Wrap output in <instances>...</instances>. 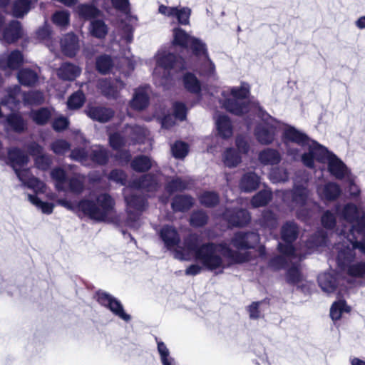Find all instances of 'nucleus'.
I'll return each instance as SVG.
<instances>
[{"label":"nucleus","mask_w":365,"mask_h":365,"mask_svg":"<svg viewBox=\"0 0 365 365\" xmlns=\"http://www.w3.org/2000/svg\"><path fill=\"white\" fill-rule=\"evenodd\" d=\"M81 73V69L71 63H63L57 70V75L59 78L63 81H73Z\"/></svg>","instance_id":"32"},{"label":"nucleus","mask_w":365,"mask_h":365,"mask_svg":"<svg viewBox=\"0 0 365 365\" xmlns=\"http://www.w3.org/2000/svg\"><path fill=\"white\" fill-rule=\"evenodd\" d=\"M155 67L153 79L158 86L167 88L171 83V71H178L187 68V63L181 58L166 50L159 51L155 56Z\"/></svg>","instance_id":"8"},{"label":"nucleus","mask_w":365,"mask_h":365,"mask_svg":"<svg viewBox=\"0 0 365 365\" xmlns=\"http://www.w3.org/2000/svg\"><path fill=\"white\" fill-rule=\"evenodd\" d=\"M272 193L269 190H263L254 195L251 200L252 207L257 208L265 206L271 200Z\"/></svg>","instance_id":"45"},{"label":"nucleus","mask_w":365,"mask_h":365,"mask_svg":"<svg viewBox=\"0 0 365 365\" xmlns=\"http://www.w3.org/2000/svg\"><path fill=\"white\" fill-rule=\"evenodd\" d=\"M36 167L41 170H48L52 163V157L48 154L40 155L34 158Z\"/></svg>","instance_id":"62"},{"label":"nucleus","mask_w":365,"mask_h":365,"mask_svg":"<svg viewBox=\"0 0 365 365\" xmlns=\"http://www.w3.org/2000/svg\"><path fill=\"white\" fill-rule=\"evenodd\" d=\"M70 148V143L63 139L56 140L51 145V150L56 155H64Z\"/></svg>","instance_id":"61"},{"label":"nucleus","mask_w":365,"mask_h":365,"mask_svg":"<svg viewBox=\"0 0 365 365\" xmlns=\"http://www.w3.org/2000/svg\"><path fill=\"white\" fill-rule=\"evenodd\" d=\"M31 0H15L12 6V14L16 17H22L31 9Z\"/></svg>","instance_id":"52"},{"label":"nucleus","mask_w":365,"mask_h":365,"mask_svg":"<svg viewBox=\"0 0 365 365\" xmlns=\"http://www.w3.org/2000/svg\"><path fill=\"white\" fill-rule=\"evenodd\" d=\"M282 140L286 148V154L294 161L301 160L302 155L304 153H309L314 144H319L302 131L289 125H285L283 128Z\"/></svg>","instance_id":"9"},{"label":"nucleus","mask_w":365,"mask_h":365,"mask_svg":"<svg viewBox=\"0 0 365 365\" xmlns=\"http://www.w3.org/2000/svg\"><path fill=\"white\" fill-rule=\"evenodd\" d=\"M91 158L93 163L104 165L108 160V153L105 148L95 145L91 148Z\"/></svg>","instance_id":"46"},{"label":"nucleus","mask_w":365,"mask_h":365,"mask_svg":"<svg viewBox=\"0 0 365 365\" xmlns=\"http://www.w3.org/2000/svg\"><path fill=\"white\" fill-rule=\"evenodd\" d=\"M303 165L309 168H315V162L326 164L329 174L337 180L351 178V171L334 153L321 144H314L309 153H304L301 158Z\"/></svg>","instance_id":"6"},{"label":"nucleus","mask_w":365,"mask_h":365,"mask_svg":"<svg viewBox=\"0 0 365 365\" xmlns=\"http://www.w3.org/2000/svg\"><path fill=\"white\" fill-rule=\"evenodd\" d=\"M86 113L93 120L106 123L113 116L114 111L111 108L106 107L92 106L87 109Z\"/></svg>","instance_id":"29"},{"label":"nucleus","mask_w":365,"mask_h":365,"mask_svg":"<svg viewBox=\"0 0 365 365\" xmlns=\"http://www.w3.org/2000/svg\"><path fill=\"white\" fill-rule=\"evenodd\" d=\"M222 160L228 168H235L241 162V157L233 148H227L223 153Z\"/></svg>","instance_id":"50"},{"label":"nucleus","mask_w":365,"mask_h":365,"mask_svg":"<svg viewBox=\"0 0 365 365\" xmlns=\"http://www.w3.org/2000/svg\"><path fill=\"white\" fill-rule=\"evenodd\" d=\"M336 212L342 224L335 233L338 242L332 252L336 254V262L349 275L365 279V262H353L356 258L355 250L365 255V205L357 207L353 203H348L341 209L337 205Z\"/></svg>","instance_id":"2"},{"label":"nucleus","mask_w":365,"mask_h":365,"mask_svg":"<svg viewBox=\"0 0 365 365\" xmlns=\"http://www.w3.org/2000/svg\"><path fill=\"white\" fill-rule=\"evenodd\" d=\"M328 242L329 240L324 232L320 231L307 241L306 252L295 253L294 255L289 254V255H282V256L275 257L270 261V266L275 269H279L285 267L289 261L292 265L287 269V281L289 284L297 285V288H300L303 292H309L312 284L307 281L304 282L299 270V262L306 255L312 253L315 248L327 246Z\"/></svg>","instance_id":"5"},{"label":"nucleus","mask_w":365,"mask_h":365,"mask_svg":"<svg viewBox=\"0 0 365 365\" xmlns=\"http://www.w3.org/2000/svg\"><path fill=\"white\" fill-rule=\"evenodd\" d=\"M51 110L47 108H41L37 110H32L29 116L32 120L39 125H45L51 117Z\"/></svg>","instance_id":"42"},{"label":"nucleus","mask_w":365,"mask_h":365,"mask_svg":"<svg viewBox=\"0 0 365 365\" xmlns=\"http://www.w3.org/2000/svg\"><path fill=\"white\" fill-rule=\"evenodd\" d=\"M23 102L24 105L37 106L44 102L43 93L39 91H31L24 93Z\"/></svg>","instance_id":"48"},{"label":"nucleus","mask_w":365,"mask_h":365,"mask_svg":"<svg viewBox=\"0 0 365 365\" xmlns=\"http://www.w3.org/2000/svg\"><path fill=\"white\" fill-rule=\"evenodd\" d=\"M52 21L57 26L65 28L69 24L70 13L68 11H58L53 14Z\"/></svg>","instance_id":"55"},{"label":"nucleus","mask_w":365,"mask_h":365,"mask_svg":"<svg viewBox=\"0 0 365 365\" xmlns=\"http://www.w3.org/2000/svg\"><path fill=\"white\" fill-rule=\"evenodd\" d=\"M173 155L176 158H184L188 153V145L181 141L176 142L172 147Z\"/></svg>","instance_id":"63"},{"label":"nucleus","mask_w":365,"mask_h":365,"mask_svg":"<svg viewBox=\"0 0 365 365\" xmlns=\"http://www.w3.org/2000/svg\"><path fill=\"white\" fill-rule=\"evenodd\" d=\"M61 46L63 53L69 57L73 56L78 49V37L73 34H68L61 40Z\"/></svg>","instance_id":"33"},{"label":"nucleus","mask_w":365,"mask_h":365,"mask_svg":"<svg viewBox=\"0 0 365 365\" xmlns=\"http://www.w3.org/2000/svg\"><path fill=\"white\" fill-rule=\"evenodd\" d=\"M148 135V130L139 125H128L121 132L110 135V146L115 150L122 146L143 143Z\"/></svg>","instance_id":"10"},{"label":"nucleus","mask_w":365,"mask_h":365,"mask_svg":"<svg viewBox=\"0 0 365 365\" xmlns=\"http://www.w3.org/2000/svg\"><path fill=\"white\" fill-rule=\"evenodd\" d=\"M125 84L120 79L101 78L98 81L97 87L108 99L117 100L120 97V91Z\"/></svg>","instance_id":"14"},{"label":"nucleus","mask_w":365,"mask_h":365,"mask_svg":"<svg viewBox=\"0 0 365 365\" xmlns=\"http://www.w3.org/2000/svg\"><path fill=\"white\" fill-rule=\"evenodd\" d=\"M216 128L218 135L227 139L232 135V125L230 119L226 115L218 114L215 116Z\"/></svg>","instance_id":"30"},{"label":"nucleus","mask_w":365,"mask_h":365,"mask_svg":"<svg viewBox=\"0 0 365 365\" xmlns=\"http://www.w3.org/2000/svg\"><path fill=\"white\" fill-rule=\"evenodd\" d=\"M207 214L202 210H198L192 212L190 223L193 227H199L204 226L207 222Z\"/></svg>","instance_id":"58"},{"label":"nucleus","mask_w":365,"mask_h":365,"mask_svg":"<svg viewBox=\"0 0 365 365\" xmlns=\"http://www.w3.org/2000/svg\"><path fill=\"white\" fill-rule=\"evenodd\" d=\"M149 93L148 86H141L135 89L133 98L130 101V107L136 110L145 109L149 103Z\"/></svg>","instance_id":"25"},{"label":"nucleus","mask_w":365,"mask_h":365,"mask_svg":"<svg viewBox=\"0 0 365 365\" xmlns=\"http://www.w3.org/2000/svg\"><path fill=\"white\" fill-rule=\"evenodd\" d=\"M18 80L25 86H34L38 81V75L36 71L30 68H23L18 73Z\"/></svg>","instance_id":"38"},{"label":"nucleus","mask_w":365,"mask_h":365,"mask_svg":"<svg viewBox=\"0 0 365 365\" xmlns=\"http://www.w3.org/2000/svg\"><path fill=\"white\" fill-rule=\"evenodd\" d=\"M351 310L344 300H338L333 303L330 309V317L333 321L341 319L343 313H348Z\"/></svg>","instance_id":"44"},{"label":"nucleus","mask_w":365,"mask_h":365,"mask_svg":"<svg viewBox=\"0 0 365 365\" xmlns=\"http://www.w3.org/2000/svg\"><path fill=\"white\" fill-rule=\"evenodd\" d=\"M341 279L334 270L326 272L318 276V284L322 290L327 294L334 292L341 284Z\"/></svg>","instance_id":"18"},{"label":"nucleus","mask_w":365,"mask_h":365,"mask_svg":"<svg viewBox=\"0 0 365 365\" xmlns=\"http://www.w3.org/2000/svg\"><path fill=\"white\" fill-rule=\"evenodd\" d=\"M200 202L206 207H213L219 202L218 195L212 191H207L200 196Z\"/></svg>","instance_id":"57"},{"label":"nucleus","mask_w":365,"mask_h":365,"mask_svg":"<svg viewBox=\"0 0 365 365\" xmlns=\"http://www.w3.org/2000/svg\"><path fill=\"white\" fill-rule=\"evenodd\" d=\"M158 233L164 247L173 253L175 259L188 261L190 259L189 252H192L196 263L186 268L185 274L188 276H196L203 270L220 274L233 264L242 263L248 259L246 254L232 250L225 242H208L196 245L194 242L198 239L197 234L190 235L185 240V246H181L180 233L173 225H163Z\"/></svg>","instance_id":"1"},{"label":"nucleus","mask_w":365,"mask_h":365,"mask_svg":"<svg viewBox=\"0 0 365 365\" xmlns=\"http://www.w3.org/2000/svg\"><path fill=\"white\" fill-rule=\"evenodd\" d=\"M66 182H68L69 191L73 193L80 194L84 189V177L79 174H74Z\"/></svg>","instance_id":"51"},{"label":"nucleus","mask_w":365,"mask_h":365,"mask_svg":"<svg viewBox=\"0 0 365 365\" xmlns=\"http://www.w3.org/2000/svg\"><path fill=\"white\" fill-rule=\"evenodd\" d=\"M317 192L322 200L334 201L341 195V190L339 184L334 182H327L317 187Z\"/></svg>","instance_id":"22"},{"label":"nucleus","mask_w":365,"mask_h":365,"mask_svg":"<svg viewBox=\"0 0 365 365\" xmlns=\"http://www.w3.org/2000/svg\"><path fill=\"white\" fill-rule=\"evenodd\" d=\"M112 59L109 56L103 55L99 56L96 60L97 70L101 73H106L112 67Z\"/></svg>","instance_id":"60"},{"label":"nucleus","mask_w":365,"mask_h":365,"mask_svg":"<svg viewBox=\"0 0 365 365\" xmlns=\"http://www.w3.org/2000/svg\"><path fill=\"white\" fill-rule=\"evenodd\" d=\"M24 62L23 54L19 50L0 55V68L2 70L17 69Z\"/></svg>","instance_id":"21"},{"label":"nucleus","mask_w":365,"mask_h":365,"mask_svg":"<svg viewBox=\"0 0 365 365\" xmlns=\"http://www.w3.org/2000/svg\"><path fill=\"white\" fill-rule=\"evenodd\" d=\"M2 160L13 168H21L27 165L29 157L22 150L14 147L8 149L6 153V159Z\"/></svg>","instance_id":"23"},{"label":"nucleus","mask_w":365,"mask_h":365,"mask_svg":"<svg viewBox=\"0 0 365 365\" xmlns=\"http://www.w3.org/2000/svg\"><path fill=\"white\" fill-rule=\"evenodd\" d=\"M282 238L284 241V244L279 243L278 248L279 252L282 255H287L295 253H299L295 250L292 243L294 242L298 236L299 229L297 224L294 222L289 221L287 222L282 227Z\"/></svg>","instance_id":"12"},{"label":"nucleus","mask_w":365,"mask_h":365,"mask_svg":"<svg viewBox=\"0 0 365 365\" xmlns=\"http://www.w3.org/2000/svg\"><path fill=\"white\" fill-rule=\"evenodd\" d=\"M194 204V199L187 195H176L172 201L171 206L175 212H185L190 210Z\"/></svg>","instance_id":"37"},{"label":"nucleus","mask_w":365,"mask_h":365,"mask_svg":"<svg viewBox=\"0 0 365 365\" xmlns=\"http://www.w3.org/2000/svg\"><path fill=\"white\" fill-rule=\"evenodd\" d=\"M223 218L232 226H244L251 219L250 212L244 209L230 210L227 209L223 213Z\"/></svg>","instance_id":"20"},{"label":"nucleus","mask_w":365,"mask_h":365,"mask_svg":"<svg viewBox=\"0 0 365 365\" xmlns=\"http://www.w3.org/2000/svg\"><path fill=\"white\" fill-rule=\"evenodd\" d=\"M89 31L95 38L103 39L108 33V27L103 20L94 19L91 21Z\"/></svg>","instance_id":"40"},{"label":"nucleus","mask_w":365,"mask_h":365,"mask_svg":"<svg viewBox=\"0 0 365 365\" xmlns=\"http://www.w3.org/2000/svg\"><path fill=\"white\" fill-rule=\"evenodd\" d=\"M3 17L0 14V41L5 43H11L21 37L23 31L18 21H12L6 27L2 26Z\"/></svg>","instance_id":"15"},{"label":"nucleus","mask_w":365,"mask_h":365,"mask_svg":"<svg viewBox=\"0 0 365 365\" xmlns=\"http://www.w3.org/2000/svg\"><path fill=\"white\" fill-rule=\"evenodd\" d=\"M260 223L262 226L267 227L270 230L275 228L277 225L275 215L270 211H265L263 212L262 219L260 220Z\"/></svg>","instance_id":"64"},{"label":"nucleus","mask_w":365,"mask_h":365,"mask_svg":"<svg viewBox=\"0 0 365 365\" xmlns=\"http://www.w3.org/2000/svg\"><path fill=\"white\" fill-rule=\"evenodd\" d=\"M85 99V95L82 91H76L69 97L67 101L68 108L78 109L83 105Z\"/></svg>","instance_id":"56"},{"label":"nucleus","mask_w":365,"mask_h":365,"mask_svg":"<svg viewBox=\"0 0 365 365\" xmlns=\"http://www.w3.org/2000/svg\"><path fill=\"white\" fill-rule=\"evenodd\" d=\"M269 179L274 183L285 182L288 180V172L283 168H274L269 173Z\"/></svg>","instance_id":"59"},{"label":"nucleus","mask_w":365,"mask_h":365,"mask_svg":"<svg viewBox=\"0 0 365 365\" xmlns=\"http://www.w3.org/2000/svg\"><path fill=\"white\" fill-rule=\"evenodd\" d=\"M93 2L109 14L114 9L123 13H127L129 11L128 0H93Z\"/></svg>","instance_id":"24"},{"label":"nucleus","mask_w":365,"mask_h":365,"mask_svg":"<svg viewBox=\"0 0 365 365\" xmlns=\"http://www.w3.org/2000/svg\"><path fill=\"white\" fill-rule=\"evenodd\" d=\"M191 185V180L186 178H174L165 185V190L170 194L174 192L182 191L188 189Z\"/></svg>","instance_id":"39"},{"label":"nucleus","mask_w":365,"mask_h":365,"mask_svg":"<svg viewBox=\"0 0 365 365\" xmlns=\"http://www.w3.org/2000/svg\"><path fill=\"white\" fill-rule=\"evenodd\" d=\"M174 43L183 48L188 47V44L192 36H190L185 31L179 26L173 29Z\"/></svg>","instance_id":"47"},{"label":"nucleus","mask_w":365,"mask_h":365,"mask_svg":"<svg viewBox=\"0 0 365 365\" xmlns=\"http://www.w3.org/2000/svg\"><path fill=\"white\" fill-rule=\"evenodd\" d=\"M160 173L146 174L134 180L130 186L123 189V195L126 202V225L133 230L141 225V214L146 207V200L140 192L141 190L148 192L155 191L160 185Z\"/></svg>","instance_id":"4"},{"label":"nucleus","mask_w":365,"mask_h":365,"mask_svg":"<svg viewBox=\"0 0 365 365\" xmlns=\"http://www.w3.org/2000/svg\"><path fill=\"white\" fill-rule=\"evenodd\" d=\"M57 204L68 210L82 214L96 221H105L108 215L114 209L115 202L107 193H101L93 201L91 199H83L77 205H74L66 199H58Z\"/></svg>","instance_id":"7"},{"label":"nucleus","mask_w":365,"mask_h":365,"mask_svg":"<svg viewBox=\"0 0 365 365\" xmlns=\"http://www.w3.org/2000/svg\"><path fill=\"white\" fill-rule=\"evenodd\" d=\"M5 126L16 133H22L27 129V122L20 115L11 113L6 117Z\"/></svg>","instance_id":"36"},{"label":"nucleus","mask_w":365,"mask_h":365,"mask_svg":"<svg viewBox=\"0 0 365 365\" xmlns=\"http://www.w3.org/2000/svg\"><path fill=\"white\" fill-rule=\"evenodd\" d=\"M29 201L38 209L41 210V212L46 215H50L53 212L54 205L52 203L43 202L41 200L34 195L29 194L27 195Z\"/></svg>","instance_id":"53"},{"label":"nucleus","mask_w":365,"mask_h":365,"mask_svg":"<svg viewBox=\"0 0 365 365\" xmlns=\"http://www.w3.org/2000/svg\"><path fill=\"white\" fill-rule=\"evenodd\" d=\"M191 9L184 6H168L160 4L158 7V13L179 25L187 26L190 24Z\"/></svg>","instance_id":"13"},{"label":"nucleus","mask_w":365,"mask_h":365,"mask_svg":"<svg viewBox=\"0 0 365 365\" xmlns=\"http://www.w3.org/2000/svg\"><path fill=\"white\" fill-rule=\"evenodd\" d=\"M156 341L158 352L162 365H178L175 358L171 356L170 351L165 343L158 340L157 338Z\"/></svg>","instance_id":"41"},{"label":"nucleus","mask_w":365,"mask_h":365,"mask_svg":"<svg viewBox=\"0 0 365 365\" xmlns=\"http://www.w3.org/2000/svg\"><path fill=\"white\" fill-rule=\"evenodd\" d=\"M19 180L26 187L35 192H44L46 185L38 178L34 177L29 169L13 168Z\"/></svg>","instance_id":"16"},{"label":"nucleus","mask_w":365,"mask_h":365,"mask_svg":"<svg viewBox=\"0 0 365 365\" xmlns=\"http://www.w3.org/2000/svg\"><path fill=\"white\" fill-rule=\"evenodd\" d=\"M250 90L249 84L245 82L240 86L224 88L220 103L225 109L235 115H241L250 112L261 118L262 123L256 126L255 136L259 143L269 145L274 142L281 123L264 110L258 103L247 101Z\"/></svg>","instance_id":"3"},{"label":"nucleus","mask_w":365,"mask_h":365,"mask_svg":"<svg viewBox=\"0 0 365 365\" xmlns=\"http://www.w3.org/2000/svg\"><path fill=\"white\" fill-rule=\"evenodd\" d=\"M260 182L259 177L254 172H247L241 178L240 189L245 192H251L257 190Z\"/></svg>","instance_id":"31"},{"label":"nucleus","mask_w":365,"mask_h":365,"mask_svg":"<svg viewBox=\"0 0 365 365\" xmlns=\"http://www.w3.org/2000/svg\"><path fill=\"white\" fill-rule=\"evenodd\" d=\"M259 242V236L257 232H242L235 233L232 239V244L238 250H245L254 247Z\"/></svg>","instance_id":"19"},{"label":"nucleus","mask_w":365,"mask_h":365,"mask_svg":"<svg viewBox=\"0 0 365 365\" xmlns=\"http://www.w3.org/2000/svg\"><path fill=\"white\" fill-rule=\"evenodd\" d=\"M258 160L264 165H274L280 163L282 156L277 150L265 148L259 152Z\"/></svg>","instance_id":"34"},{"label":"nucleus","mask_w":365,"mask_h":365,"mask_svg":"<svg viewBox=\"0 0 365 365\" xmlns=\"http://www.w3.org/2000/svg\"><path fill=\"white\" fill-rule=\"evenodd\" d=\"M101 8L92 3H85L78 4L75 9L78 16L84 20H94L102 15Z\"/></svg>","instance_id":"27"},{"label":"nucleus","mask_w":365,"mask_h":365,"mask_svg":"<svg viewBox=\"0 0 365 365\" xmlns=\"http://www.w3.org/2000/svg\"><path fill=\"white\" fill-rule=\"evenodd\" d=\"M24 93L21 91L19 86H14L7 90V94L1 100V103L13 110L16 108L23 101Z\"/></svg>","instance_id":"28"},{"label":"nucleus","mask_w":365,"mask_h":365,"mask_svg":"<svg viewBox=\"0 0 365 365\" xmlns=\"http://www.w3.org/2000/svg\"><path fill=\"white\" fill-rule=\"evenodd\" d=\"M157 165L150 157L140 155L133 159L130 163L132 169L138 173H144Z\"/></svg>","instance_id":"35"},{"label":"nucleus","mask_w":365,"mask_h":365,"mask_svg":"<svg viewBox=\"0 0 365 365\" xmlns=\"http://www.w3.org/2000/svg\"><path fill=\"white\" fill-rule=\"evenodd\" d=\"M96 298L101 306L109 309L116 317L125 322L130 320V316L125 313L121 302L110 294L99 290L96 294Z\"/></svg>","instance_id":"11"},{"label":"nucleus","mask_w":365,"mask_h":365,"mask_svg":"<svg viewBox=\"0 0 365 365\" xmlns=\"http://www.w3.org/2000/svg\"><path fill=\"white\" fill-rule=\"evenodd\" d=\"M183 84L187 91L192 93H198L201 85L197 77L191 73H187L183 77Z\"/></svg>","instance_id":"49"},{"label":"nucleus","mask_w":365,"mask_h":365,"mask_svg":"<svg viewBox=\"0 0 365 365\" xmlns=\"http://www.w3.org/2000/svg\"><path fill=\"white\" fill-rule=\"evenodd\" d=\"M51 176L56 182V187L58 190H66V176L64 170L55 168L51 172Z\"/></svg>","instance_id":"54"},{"label":"nucleus","mask_w":365,"mask_h":365,"mask_svg":"<svg viewBox=\"0 0 365 365\" xmlns=\"http://www.w3.org/2000/svg\"><path fill=\"white\" fill-rule=\"evenodd\" d=\"M188 46L197 59L208 55L206 43L198 38L192 37Z\"/></svg>","instance_id":"43"},{"label":"nucleus","mask_w":365,"mask_h":365,"mask_svg":"<svg viewBox=\"0 0 365 365\" xmlns=\"http://www.w3.org/2000/svg\"><path fill=\"white\" fill-rule=\"evenodd\" d=\"M308 178L305 177L302 182L297 178L294 180V189L292 192V202L295 206L304 207L309 204V190L307 189Z\"/></svg>","instance_id":"17"},{"label":"nucleus","mask_w":365,"mask_h":365,"mask_svg":"<svg viewBox=\"0 0 365 365\" xmlns=\"http://www.w3.org/2000/svg\"><path fill=\"white\" fill-rule=\"evenodd\" d=\"M195 70L202 77L213 79L217 78L215 65L210 58L209 54L197 59Z\"/></svg>","instance_id":"26"}]
</instances>
